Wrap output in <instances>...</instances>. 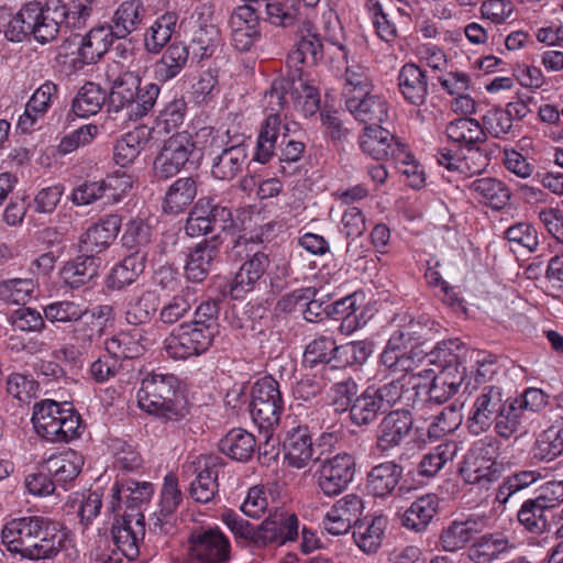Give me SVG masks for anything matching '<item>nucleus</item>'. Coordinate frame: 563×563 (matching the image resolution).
<instances>
[{"mask_svg":"<svg viewBox=\"0 0 563 563\" xmlns=\"http://www.w3.org/2000/svg\"><path fill=\"white\" fill-rule=\"evenodd\" d=\"M196 302L197 289L186 286L162 307L159 319L166 324H173L184 318Z\"/></svg>","mask_w":563,"mask_h":563,"instance_id":"nucleus-62","label":"nucleus"},{"mask_svg":"<svg viewBox=\"0 0 563 563\" xmlns=\"http://www.w3.org/2000/svg\"><path fill=\"white\" fill-rule=\"evenodd\" d=\"M355 476V460L349 453H339L321 462L317 473V487L328 498L341 495Z\"/></svg>","mask_w":563,"mask_h":563,"instance_id":"nucleus-9","label":"nucleus"},{"mask_svg":"<svg viewBox=\"0 0 563 563\" xmlns=\"http://www.w3.org/2000/svg\"><path fill=\"white\" fill-rule=\"evenodd\" d=\"M196 196V179L180 177L168 187L163 201V210L169 214H179L192 203Z\"/></svg>","mask_w":563,"mask_h":563,"instance_id":"nucleus-43","label":"nucleus"},{"mask_svg":"<svg viewBox=\"0 0 563 563\" xmlns=\"http://www.w3.org/2000/svg\"><path fill=\"white\" fill-rule=\"evenodd\" d=\"M409 386L412 389L421 387V383L416 382V375H401L397 379L386 383L377 388L374 387V391H376L377 399L387 411L393 406L401 401L407 394L408 399H410L411 393Z\"/></svg>","mask_w":563,"mask_h":563,"instance_id":"nucleus-59","label":"nucleus"},{"mask_svg":"<svg viewBox=\"0 0 563 563\" xmlns=\"http://www.w3.org/2000/svg\"><path fill=\"white\" fill-rule=\"evenodd\" d=\"M505 394L501 387L487 385L476 395L470 409L466 427L471 434L479 435L490 429L503 412Z\"/></svg>","mask_w":563,"mask_h":563,"instance_id":"nucleus-11","label":"nucleus"},{"mask_svg":"<svg viewBox=\"0 0 563 563\" xmlns=\"http://www.w3.org/2000/svg\"><path fill=\"white\" fill-rule=\"evenodd\" d=\"M194 563H229L231 543L219 528L201 529L190 538Z\"/></svg>","mask_w":563,"mask_h":563,"instance_id":"nucleus-16","label":"nucleus"},{"mask_svg":"<svg viewBox=\"0 0 563 563\" xmlns=\"http://www.w3.org/2000/svg\"><path fill=\"white\" fill-rule=\"evenodd\" d=\"M221 459L213 455H199L184 465L186 473L195 475L190 483V497L200 504H208L216 499L219 492L218 476Z\"/></svg>","mask_w":563,"mask_h":563,"instance_id":"nucleus-13","label":"nucleus"},{"mask_svg":"<svg viewBox=\"0 0 563 563\" xmlns=\"http://www.w3.org/2000/svg\"><path fill=\"white\" fill-rule=\"evenodd\" d=\"M256 448V441L252 433L244 429L230 430L219 442L220 451L239 462L249 461Z\"/></svg>","mask_w":563,"mask_h":563,"instance_id":"nucleus-50","label":"nucleus"},{"mask_svg":"<svg viewBox=\"0 0 563 563\" xmlns=\"http://www.w3.org/2000/svg\"><path fill=\"white\" fill-rule=\"evenodd\" d=\"M364 508L360 495L346 494L327 511L322 519V528L332 536L345 534L360 522Z\"/></svg>","mask_w":563,"mask_h":563,"instance_id":"nucleus-17","label":"nucleus"},{"mask_svg":"<svg viewBox=\"0 0 563 563\" xmlns=\"http://www.w3.org/2000/svg\"><path fill=\"white\" fill-rule=\"evenodd\" d=\"M107 93L95 82H86L76 93L71 110L76 117L88 118L97 114L104 104Z\"/></svg>","mask_w":563,"mask_h":563,"instance_id":"nucleus-57","label":"nucleus"},{"mask_svg":"<svg viewBox=\"0 0 563 563\" xmlns=\"http://www.w3.org/2000/svg\"><path fill=\"white\" fill-rule=\"evenodd\" d=\"M32 422L36 433L49 442H69L79 435L80 416L67 402L46 399L36 404Z\"/></svg>","mask_w":563,"mask_h":563,"instance_id":"nucleus-3","label":"nucleus"},{"mask_svg":"<svg viewBox=\"0 0 563 563\" xmlns=\"http://www.w3.org/2000/svg\"><path fill=\"white\" fill-rule=\"evenodd\" d=\"M427 361L429 366L433 360L428 358L427 354L416 345H412L409 351L395 354H380L382 364L394 373H402V375H416V382L423 379L419 376V372H415L423 362Z\"/></svg>","mask_w":563,"mask_h":563,"instance_id":"nucleus-47","label":"nucleus"},{"mask_svg":"<svg viewBox=\"0 0 563 563\" xmlns=\"http://www.w3.org/2000/svg\"><path fill=\"white\" fill-rule=\"evenodd\" d=\"M338 353L339 345L334 338L330 334H320L306 344L302 364L309 368L325 365L333 360H338Z\"/></svg>","mask_w":563,"mask_h":563,"instance_id":"nucleus-51","label":"nucleus"},{"mask_svg":"<svg viewBox=\"0 0 563 563\" xmlns=\"http://www.w3.org/2000/svg\"><path fill=\"white\" fill-rule=\"evenodd\" d=\"M113 555L103 563H120L122 558L134 560L139 543L145 534L144 517L141 514H126L112 526Z\"/></svg>","mask_w":563,"mask_h":563,"instance_id":"nucleus-14","label":"nucleus"},{"mask_svg":"<svg viewBox=\"0 0 563 563\" xmlns=\"http://www.w3.org/2000/svg\"><path fill=\"white\" fill-rule=\"evenodd\" d=\"M345 107L355 120L367 125H382L389 119V103L380 95L371 91L345 99Z\"/></svg>","mask_w":563,"mask_h":563,"instance_id":"nucleus-28","label":"nucleus"},{"mask_svg":"<svg viewBox=\"0 0 563 563\" xmlns=\"http://www.w3.org/2000/svg\"><path fill=\"white\" fill-rule=\"evenodd\" d=\"M142 335L133 332H120L104 342L107 353L118 362L121 358H135L143 354L144 345L141 343Z\"/></svg>","mask_w":563,"mask_h":563,"instance_id":"nucleus-61","label":"nucleus"},{"mask_svg":"<svg viewBox=\"0 0 563 563\" xmlns=\"http://www.w3.org/2000/svg\"><path fill=\"white\" fill-rule=\"evenodd\" d=\"M445 133L451 142L467 148L470 155L478 150V144L486 141V132L483 125L471 117H462L450 121L446 124Z\"/></svg>","mask_w":563,"mask_h":563,"instance_id":"nucleus-38","label":"nucleus"},{"mask_svg":"<svg viewBox=\"0 0 563 563\" xmlns=\"http://www.w3.org/2000/svg\"><path fill=\"white\" fill-rule=\"evenodd\" d=\"M247 145L244 141H239L222 150V152L213 158L211 174L220 180H231L238 176L246 166Z\"/></svg>","mask_w":563,"mask_h":563,"instance_id":"nucleus-36","label":"nucleus"},{"mask_svg":"<svg viewBox=\"0 0 563 563\" xmlns=\"http://www.w3.org/2000/svg\"><path fill=\"white\" fill-rule=\"evenodd\" d=\"M296 49L290 53V59L296 64L313 65L322 58V42L314 25L305 20L297 33Z\"/></svg>","mask_w":563,"mask_h":563,"instance_id":"nucleus-39","label":"nucleus"},{"mask_svg":"<svg viewBox=\"0 0 563 563\" xmlns=\"http://www.w3.org/2000/svg\"><path fill=\"white\" fill-rule=\"evenodd\" d=\"M446 344L448 341H443L437 347V357L443 360L444 366L435 378L444 379L449 383L446 387L456 394L468 375V366L462 365L456 353L450 351Z\"/></svg>","mask_w":563,"mask_h":563,"instance_id":"nucleus-55","label":"nucleus"},{"mask_svg":"<svg viewBox=\"0 0 563 563\" xmlns=\"http://www.w3.org/2000/svg\"><path fill=\"white\" fill-rule=\"evenodd\" d=\"M67 541V532L57 523L45 517H41L37 530L33 533L32 542L26 552L25 560L30 561H52L64 549Z\"/></svg>","mask_w":563,"mask_h":563,"instance_id":"nucleus-15","label":"nucleus"},{"mask_svg":"<svg viewBox=\"0 0 563 563\" xmlns=\"http://www.w3.org/2000/svg\"><path fill=\"white\" fill-rule=\"evenodd\" d=\"M470 190L474 198L493 209H501L510 199L508 187L499 179L484 177L472 181Z\"/></svg>","mask_w":563,"mask_h":563,"instance_id":"nucleus-49","label":"nucleus"},{"mask_svg":"<svg viewBox=\"0 0 563 563\" xmlns=\"http://www.w3.org/2000/svg\"><path fill=\"white\" fill-rule=\"evenodd\" d=\"M486 526L483 517L470 516L464 520H453L445 527L440 536V541L445 551L454 552L463 549L475 534Z\"/></svg>","mask_w":563,"mask_h":563,"instance_id":"nucleus-35","label":"nucleus"},{"mask_svg":"<svg viewBox=\"0 0 563 563\" xmlns=\"http://www.w3.org/2000/svg\"><path fill=\"white\" fill-rule=\"evenodd\" d=\"M154 494V486L150 482H136L128 479L125 482H115L111 488L106 503V509L109 512L117 514L125 505L132 511L143 504L151 500Z\"/></svg>","mask_w":563,"mask_h":563,"instance_id":"nucleus-23","label":"nucleus"},{"mask_svg":"<svg viewBox=\"0 0 563 563\" xmlns=\"http://www.w3.org/2000/svg\"><path fill=\"white\" fill-rule=\"evenodd\" d=\"M435 159L439 166L443 167L450 174H459L463 176H471L479 174L488 165V157L484 153L476 150L471 155L461 156L455 155L449 148H440L435 154Z\"/></svg>","mask_w":563,"mask_h":563,"instance_id":"nucleus-37","label":"nucleus"},{"mask_svg":"<svg viewBox=\"0 0 563 563\" xmlns=\"http://www.w3.org/2000/svg\"><path fill=\"white\" fill-rule=\"evenodd\" d=\"M282 131H290L288 123H283L277 114H267L257 136L254 161L265 164L273 157Z\"/></svg>","mask_w":563,"mask_h":563,"instance_id":"nucleus-41","label":"nucleus"},{"mask_svg":"<svg viewBox=\"0 0 563 563\" xmlns=\"http://www.w3.org/2000/svg\"><path fill=\"white\" fill-rule=\"evenodd\" d=\"M42 516H29L12 519L2 529V542L9 552L19 554L22 559L32 542L33 533Z\"/></svg>","mask_w":563,"mask_h":563,"instance_id":"nucleus-33","label":"nucleus"},{"mask_svg":"<svg viewBox=\"0 0 563 563\" xmlns=\"http://www.w3.org/2000/svg\"><path fill=\"white\" fill-rule=\"evenodd\" d=\"M120 227L121 219L119 216H106L99 222L90 225L80 236V251L92 256L104 251L117 238Z\"/></svg>","mask_w":563,"mask_h":563,"instance_id":"nucleus-31","label":"nucleus"},{"mask_svg":"<svg viewBox=\"0 0 563 563\" xmlns=\"http://www.w3.org/2000/svg\"><path fill=\"white\" fill-rule=\"evenodd\" d=\"M113 319V308L99 305L87 311L73 330V341L79 353H87L104 333L108 323Z\"/></svg>","mask_w":563,"mask_h":563,"instance_id":"nucleus-19","label":"nucleus"},{"mask_svg":"<svg viewBox=\"0 0 563 563\" xmlns=\"http://www.w3.org/2000/svg\"><path fill=\"white\" fill-rule=\"evenodd\" d=\"M404 476V467L396 461L382 462L368 472L367 489L375 499L390 498L396 504L400 498L401 487H398Z\"/></svg>","mask_w":563,"mask_h":563,"instance_id":"nucleus-22","label":"nucleus"},{"mask_svg":"<svg viewBox=\"0 0 563 563\" xmlns=\"http://www.w3.org/2000/svg\"><path fill=\"white\" fill-rule=\"evenodd\" d=\"M148 135L150 131L145 126H140L117 141L113 152L115 164L122 167L132 164L146 144Z\"/></svg>","mask_w":563,"mask_h":563,"instance_id":"nucleus-56","label":"nucleus"},{"mask_svg":"<svg viewBox=\"0 0 563 563\" xmlns=\"http://www.w3.org/2000/svg\"><path fill=\"white\" fill-rule=\"evenodd\" d=\"M460 451V444L456 441H446L439 444L421 459L418 472L421 476H435L446 463L452 462Z\"/></svg>","mask_w":563,"mask_h":563,"instance_id":"nucleus-60","label":"nucleus"},{"mask_svg":"<svg viewBox=\"0 0 563 563\" xmlns=\"http://www.w3.org/2000/svg\"><path fill=\"white\" fill-rule=\"evenodd\" d=\"M284 408L285 402L276 379L265 376L254 384L250 412L258 429L265 431L267 440L269 432L278 426Z\"/></svg>","mask_w":563,"mask_h":563,"instance_id":"nucleus-5","label":"nucleus"},{"mask_svg":"<svg viewBox=\"0 0 563 563\" xmlns=\"http://www.w3.org/2000/svg\"><path fill=\"white\" fill-rule=\"evenodd\" d=\"M216 333L209 327L184 322L175 328L164 341L166 354L174 360H186L207 352Z\"/></svg>","mask_w":563,"mask_h":563,"instance_id":"nucleus-6","label":"nucleus"},{"mask_svg":"<svg viewBox=\"0 0 563 563\" xmlns=\"http://www.w3.org/2000/svg\"><path fill=\"white\" fill-rule=\"evenodd\" d=\"M99 260L92 255L79 256L71 262H67L60 269L62 283L77 289L88 284L98 274Z\"/></svg>","mask_w":563,"mask_h":563,"instance_id":"nucleus-45","label":"nucleus"},{"mask_svg":"<svg viewBox=\"0 0 563 563\" xmlns=\"http://www.w3.org/2000/svg\"><path fill=\"white\" fill-rule=\"evenodd\" d=\"M553 512L549 506L542 505L536 498L527 499L518 511L519 522L532 533H543L551 529Z\"/></svg>","mask_w":563,"mask_h":563,"instance_id":"nucleus-53","label":"nucleus"},{"mask_svg":"<svg viewBox=\"0 0 563 563\" xmlns=\"http://www.w3.org/2000/svg\"><path fill=\"white\" fill-rule=\"evenodd\" d=\"M3 33L10 42L20 43L32 35L36 42L46 44L55 40V23L47 19L44 3L34 0L10 18Z\"/></svg>","mask_w":563,"mask_h":563,"instance_id":"nucleus-4","label":"nucleus"},{"mask_svg":"<svg viewBox=\"0 0 563 563\" xmlns=\"http://www.w3.org/2000/svg\"><path fill=\"white\" fill-rule=\"evenodd\" d=\"M399 93L406 102L415 107L424 104L429 95L426 73L415 63L401 66L397 76Z\"/></svg>","mask_w":563,"mask_h":563,"instance_id":"nucleus-32","label":"nucleus"},{"mask_svg":"<svg viewBox=\"0 0 563 563\" xmlns=\"http://www.w3.org/2000/svg\"><path fill=\"white\" fill-rule=\"evenodd\" d=\"M183 500V494L178 486L177 477L168 473L159 494L157 509L150 518V530L156 533H168L176 520V510Z\"/></svg>","mask_w":563,"mask_h":563,"instance_id":"nucleus-20","label":"nucleus"},{"mask_svg":"<svg viewBox=\"0 0 563 563\" xmlns=\"http://www.w3.org/2000/svg\"><path fill=\"white\" fill-rule=\"evenodd\" d=\"M412 417L406 410H394L379 422L376 435V448L382 453H388L401 445L412 430Z\"/></svg>","mask_w":563,"mask_h":563,"instance_id":"nucleus-25","label":"nucleus"},{"mask_svg":"<svg viewBox=\"0 0 563 563\" xmlns=\"http://www.w3.org/2000/svg\"><path fill=\"white\" fill-rule=\"evenodd\" d=\"M89 310L84 301L57 300L47 303L43 313L45 319L52 323H68L80 321Z\"/></svg>","mask_w":563,"mask_h":563,"instance_id":"nucleus-63","label":"nucleus"},{"mask_svg":"<svg viewBox=\"0 0 563 563\" xmlns=\"http://www.w3.org/2000/svg\"><path fill=\"white\" fill-rule=\"evenodd\" d=\"M363 8L366 11L377 36L387 42H394L398 35L395 22L384 10L379 0H364Z\"/></svg>","mask_w":563,"mask_h":563,"instance_id":"nucleus-64","label":"nucleus"},{"mask_svg":"<svg viewBox=\"0 0 563 563\" xmlns=\"http://www.w3.org/2000/svg\"><path fill=\"white\" fill-rule=\"evenodd\" d=\"M220 234L199 242L188 254L185 274L187 279L200 283L206 279L220 254Z\"/></svg>","mask_w":563,"mask_h":563,"instance_id":"nucleus-29","label":"nucleus"},{"mask_svg":"<svg viewBox=\"0 0 563 563\" xmlns=\"http://www.w3.org/2000/svg\"><path fill=\"white\" fill-rule=\"evenodd\" d=\"M142 76L140 68L121 73L112 82L109 93V111L125 110L129 120L137 121L154 108L161 92L156 82L140 88Z\"/></svg>","mask_w":563,"mask_h":563,"instance_id":"nucleus-2","label":"nucleus"},{"mask_svg":"<svg viewBox=\"0 0 563 563\" xmlns=\"http://www.w3.org/2000/svg\"><path fill=\"white\" fill-rule=\"evenodd\" d=\"M446 346L456 353L462 365L468 366V374L474 376L475 383H485L496 374V358L493 354L470 349L459 339L448 340Z\"/></svg>","mask_w":563,"mask_h":563,"instance_id":"nucleus-27","label":"nucleus"},{"mask_svg":"<svg viewBox=\"0 0 563 563\" xmlns=\"http://www.w3.org/2000/svg\"><path fill=\"white\" fill-rule=\"evenodd\" d=\"M229 27L234 47L247 52L261 38V21L257 8L253 4H242L233 9Z\"/></svg>","mask_w":563,"mask_h":563,"instance_id":"nucleus-18","label":"nucleus"},{"mask_svg":"<svg viewBox=\"0 0 563 563\" xmlns=\"http://www.w3.org/2000/svg\"><path fill=\"white\" fill-rule=\"evenodd\" d=\"M177 20L178 16L174 12H167L153 22L144 37V45L148 53H159L170 41Z\"/></svg>","mask_w":563,"mask_h":563,"instance_id":"nucleus-58","label":"nucleus"},{"mask_svg":"<svg viewBox=\"0 0 563 563\" xmlns=\"http://www.w3.org/2000/svg\"><path fill=\"white\" fill-rule=\"evenodd\" d=\"M146 253L140 249L125 256L115 265L108 279V286L112 289H122L136 280L144 271Z\"/></svg>","mask_w":563,"mask_h":563,"instance_id":"nucleus-46","label":"nucleus"},{"mask_svg":"<svg viewBox=\"0 0 563 563\" xmlns=\"http://www.w3.org/2000/svg\"><path fill=\"white\" fill-rule=\"evenodd\" d=\"M195 153L196 144L190 133L179 132L169 136L154 161L156 177L168 179L177 175L191 163Z\"/></svg>","mask_w":563,"mask_h":563,"instance_id":"nucleus-8","label":"nucleus"},{"mask_svg":"<svg viewBox=\"0 0 563 563\" xmlns=\"http://www.w3.org/2000/svg\"><path fill=\"white\" fill-rule=\"evenodd\" d=\"M285 462L297 470L306 467L313 459V444L308 422L299 421L287 429L283 440Z\"/></svg>","mask_w":563,"mask_h":563,"instance_id":"nucleus-24","label":"nucleus"},{"mask_svg":"<svg viewBox=\"0 0 563 563\" xmlns=\"http://www.w3.org/2000/svg\"><path fill=\"white\" fill-rule=\"evenodd\" d=\"M84 464V456L68 449L46 456L41 462V467L53 477L57 486L67 490L80 474Z\"/></svg>","mask_w":563,"mask_h":563,"instance_id":"nucleus-26","label":"nucleus"},{"mask_svg":"<svg viewBox=\"0 0 563 563\" xmlns=\"http://www.w3.org/2000/svg\"><path fill=\"white\" fill-rule=\"evenodd\" d=\"M298 534V519L295 515L276 514L265 519L256 527V542L258 547L271 543L284 544L294 540Z\"/></svg>","mask_w":563,"mask_h":563,"instance_id":"nucleus-30","label":"nucleus"},{"mask_svg":"<svg viewBox=\"0 0 563 563\" xmlns=\"http://www.w3.org/2000/svg\"><path fill=\"white\" fill-rule=\"evenodd\" d=\"M364 154L380 161L385 158H407V146L400 143L382 125H367L358 137Z\"/></svg>","mask_w":563,"mask_h":563,"instance_id":"nucleus-21","label":"nucleus"},{"mask_svg":"<svg viewBox=\"0 0 563 563\" xmlns=\"http://www.w3.org/2000/svg\"><path fill=\"white\" fill-rule=\"evenodd\" d=\"M497 450V445L492 441L473 448L461 467L464 481L481 488H487L489 484L497 481L501 471V464L496 462Z\"/></svg>","mask_w":563,"mask_h":563,"instance_id":"nucleus-12","label":"nucleus"},{"mask_svg":"<svg viewBox=\"0 0 563 563\" xmlns=\"http://www.w3.org/2000/svg\"><path fill=\"white\" fill-rule=\"evenodd\" d=\"M384 412L386 410L377 399L374 386L367 387L354 399L350 407L351 421L357 427L371 424Z\"/></svg>","mask_w":563,"mask_h":563,"instance_id":"nucleus-54","label":"nucleus"},{"mask_svg":"<svg viewBox=\"0 0 563 563\" xmlns=\"http://www.w3.org/2000/svg\"><path fill=\"white\" fill-rule=\"evenodd\" d=\"M388 520L385 516H375L369 521L358 522L354 527L353 539L365 554H374L383 543Z\"/></svg>","mask_w":563,"mask_h":563,"instance_id":"nucleus-42","label":"nucleus"},{"mask_svg":"<svg viewBox=\"0 0 563 563\" xmlns=\"http://www.w3.org/2000/svg\"><path fill=\"white\" fill-rule=\"evenodd\" d=\"M47 19L55 23V38L63 29L82 30L99 9V0H47L44 3Z\"/></svg>","mask_w":563,"mask_h":563,"instance_id":"nucleus-10","label":"nucleus"},{"mask_svg":"<svg viewBox=\"0 0 563 563\" xmlns=\"http://www.w3.org/2000/svg\"><path fill=\"white\" fill-rule=\"evenodd\" d=\"M188 57L189 51L185 44H170L162 57L153 64V78L162 84L174 79L185 68Z\"/></svg>","mask_w":563,"mask_h":563,"instance_id":"nucleus-40","label":"nucleus"},{"mask_svg":"<svg viewBox=\"0 0 563 563\" xmlns=\"http://www.w3.org/2000/svg\"><path fill=\"white\" fill-rule=\"evenodd\" d=\"M439 508L437 495L428 494L416 499L402 515V526L420 532L431 522Z\"/></svg>","mask_w":563,"mask_h":563,"instance_id":"nucleus-44","label":"nucleus"},{"mask_svg":"<svg viewBox=\"0 0 563 563\" xmlns=\"http://www.w3.org/2000/svg\"><path fill=\"white\" fill-rule=\"evenodd\" d=\"M511 548L503 533H487L477 539L468 549V559L474 563H492Z\"/></svg>","mask_w":563,"mask_h":563,"instance_id":"nucleus-48","label":"nucleus"},{"mask_svg":"<svg viewBox=\"0 0 563 563\" xmlns=\"http://www.w3.org/2000/svg\"><path fill=\"white\" fill-rule=\"evenodd\" d=\"M115 34L110 25H99L90 29V31L81 36L80 44L77 49L79 64L89 65L97 63L113 44Z\"/></svg>","mask_w":563,"mask_h":563,"instance_id":"nucleus-34","label":"nucleus"},{"mask_svg":"<svg viewBox=\"0 0 563 563\" xmlns=\"http://www.w3.org/2000/svg\"><path fill=\"white\" fill-rule=\"evenodd\" d=\"M139 407L166 421L177 422L187 417L189 407L179 393V380L173 374L151 373L137 391Z\"/></svg>","mask_w":563,"mask_h":563,"instance_id":"nucleus-1","label":"nucleus"},{"mask_svg":"<svg viewBox=\"0 0 563 563\" xmlns=\"http://www.w3.org/2000/svg\"><path fill=\"white\" fill-rule=\"evenodd\" d=\"M234 249H236L239 254L242 251L246 252V260L235 274L230 286V295L238 299L254 288L255 284L266 272L269 258L265 252L260 250L258 243L242 236L235 241Z\"/></svg>","mask_w":563,"mask_h":563,"instance_id":"nucleus-7","label":"nucleus"},{"mask_svg":"<svg viewBox=\"0 0 563 563\" xmlns=\"http://www.w3.org/2000/svg\"><path fill=\"white\" fill-rule=\"evenodd\" d=\"M144 13L145 9L141 0L122 2L115 10L112 25H110L117 38H124L135 31L141 24Z\"/></svg>","mask_w":563,"mask_h":563,"instance_id":"nucleus-52","label":"nucleus"}]
</instances>
